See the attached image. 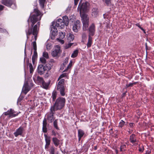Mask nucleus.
I'll return each mask as SVG.
<instances>
[{"mask_svg":"<svg viewBox=\"0 0 154 154\" xmlns=\"http://www.w3.org/2000/svg\"><path fill=\"white\" fill-rule=\"evenodd\" d=\"M74 39V36L73 35L70 33L69 37H68V39L69 40L72 41Z\"/></svg>","mask_w":154,"mask_h":154,"instance_id":"nucleus-37","label":"nucleus"},{"mask_svg":"<svg viewBox=\"0 0 154 154\" xmlns=\"http://www.w3.org/2000/svg\"><path fill=\"white\" fill-rule=\"evenodd\" d=\"M129 140L131 143H132L134 145L136 146L138 144L137 142V140L135 135L134 134H132L130 137Z\"/></svg>","mask_w":154,"mask_h":154,"instance_id":"nucleus-12","label":"nucleus"},{"mask_svg":"<svg viewBox=\"0 0 154 154\" xmlns=\"http://www.w3.org/2000/svg\"><path fill=\"white\" fill-rule=\"evenodd\" d=\"M65 102L66 99L65 98L59 97L56 100L54 105L51 107H54V109L56 111L64 107Z\"/></svg>","mask_w":154,"mask_h":154,"instance_id":"nucleus-3","label":"nucleus"},{"mask_svg":"<svg viewBox=\"0 0 154 154\" xmlns=\"http://www.w3.org/2000/svg\"><path fill=\"white\" fill-rule=\"evenodd\" d=\"M78 10H79L82 21L83 24L82 28L84 31L88 29L89 25V17L88 15L85 13L88 12L89 10V3L88 2H83L81 4L80 2Z\"/></svg>","mask_w":154,"mask_h":154,"instance_id":"nucleus-2","label":"nucleus"},{"mask_svg":"<svg viewBox=\"0 0 154 154\" xmlns=\"http://www.w3.org/2000/svg\"><path fill=\"white\" fill-rule=\"evenodd\" d=\"M139 151L140 152H143V149L140 148L139 149Z\"/></svg>","mask_w":154,"mask_h":154,"instance_id":"nucleus-55","label":"nucleus"},{"mask_svg":"<svg viewBox=\"0 0 154 154\" xmlns=\"http://www.w3.org/2000/svg\"><path fill=\"white\" fill-rule=\"evenodd\" d=\"M72 64V61H70L69 64L67 67L63 71V72H66L68 70V69L70 68Z\"/></svg>","mask_w":154,"mask_h":154,"instance_id":"nucleus-33","label":"nucleus"},{"mask_svg":"<svg viewBox=\"0 0 154 154\" xmlns=\"http://www.w3.org/2000/svg\"><path fill=\"white\" fill-rule=\"evenodd\" d=\"M54 126L57 130H59V128L57 126V119L55 120L53 123Z\"/></svg>","mask_w":154,"mask_h":154,"instance_id":"nucleus-34","label":"nucleus"},{"mask_svg":"<svg viewBox=\"0 0 154 154\" xmlns=\"http://www.w3.org/2000/svg\"><path fill=\"white\" fill-rule=\"evenodd\" d=\"M59 35L60 38L63 39L65 37V33L62 32H59Z\"/></svg>","mask_w":154,"mask_h":154,"instance_id":"nucleus-41","label":"nucleus"},{"mask_svg":"<svg viewBox=\"0 0 154 154\" xmlns=\"http://www.w3.org/2000/svg\"><path fill=\"white\" fill-rule=\"evenodd\" d=\"M65 80L64 79H61L58 82L57 87V89L60 92L62 96L65 95V88L64 85Z\"/></svg>","mask_w":154,"mask_h":154,"instance_id":"nucleus-4","label":"nucleus"},{"mask_svg":"<svg viewBox=\"0 0 154 154\" xmlns=\"http://www.w3.org/2000/svg\"><path fill=\"white\" fill-rule=\"evenodd\" d=\"M68 76V74L64 73L62 74L61 75H60V76L59 77L58 80H59L61 78L65 77H67Z\"/></svg>","mask_w":154,"mask_h":154,"instance_id":"nucleus-30","label":"nucleus"},{"mask_svg":"<svg viewBox=\"0 0 154 154\" xmlns=\"http://www.w3.org/2000/svg\"><path fill=\"white\" fill-rule=\"evenodd\" d=\"M37 80L41 84H42L44 81L43 78L39 76H38L37 77Z\"/></svg>","mask_w":154,"mask_h":154,"instance_id":"nucleus-32","label":"nucleus"},{"mask_svg":"<svg viewBox=\"0 0 154 154\" xmlns=\"http://www.w3.org/2000/svg\"><path fill=\"white\" fill-rule=\"evenodd\" d=\"M68 62V59H65V61H64L63 64L64 66L67 64Z\"/></svg>","mask_w":154,"mask_h":154,"instance_id":"nucleus-49","label":"nucleus"},{"mask_svg":"<svg viewBox=\"0 0 154 154\" xmlns=\"http://www.w3.org/2000/svg\"><path fill=\"white\" fill-rule=\"evenodd\" d=\"M51 135L56 136L57 134H58L54 130H52L51 131Z\"/></svg>","mask_w":154,"mask_h":154,"instance_id":"nucleus-46","label":"nucleus"},{"mask_svg":"<svg viewBox=\"0 0 154 154\" xmlns=\"http://www.w3.org/2000/svg\"><path fill=\"white\" fill-rule=\"evenodd\" d=\"M115 152L116 154H118V150L117 149H115Z\"/></svg>","mask_w":154,"mask_h":154,"instance_id":"nucleus-58","label":"nucleus"},{"mask_svg":"<svg viewBox=\"0 0 154 154\" xmlns=\"http://www.w3.org/2000/svg\"><path fill=\"white\" fill-rule=\"evenodd\" d=\"M49 145H48L46 143L45 144V149H48V147H49Z\"/></svg>","mask_w":154,"mask_h":154,"instance_id":"nucleus-54","label":"nucleus"},{"mask_svg":"<svg viewBox=\"0 0 154 154\" xmlns=\"http://www.w3.org/2000/svg\"><path fill=\"white\" fill-rule=\"evenodd\" d=\"M1 3L8 7H10L12 5H14L13 9L16 8V6L15 0H2Z\"/></svg>","mask_w":154,"mask_h":154,"instance_id":"nucleus-6","label":"nucleus"},{"mask_svg":"<svg viewBox=\"0 0 154 154\" xmlns=\"http://www.w3.org/2000/svg\"><path fill=\"white\" fill-rule=\"evenodd\" d=\"M40 12L36 8L34 9V11L32 14H31L29 19L27 20L28 23L29 28L25 30L27 39H28L29 36L30 35L32 34L34 35L35 41L32 42L31 45L33 48V45H35L36 48H37L36 40L37 39V35L38 33V30L37 29V25H35L33 27L34 25L38 20L41 19V16Z\"/></svg>","mask_w":154,"mask_h":154,"instance_id":"nucleus-1","label":"nucleus"},{"mask_svg":"<svg viewBox=\"0 0 154 154\" xmlns=\"http://www.w3.org/2000/svg\"><path fill=\"white\" fill-rule=\"evenodd\" d=\"M44 66L46 71L50 70L52 67V66L51 65L49 64H47Z\"/></svg>","mask_w":154,"mask_h":154,"instance_id":"nucleus-29","label":"nucleus"},{"mask_svg":"<svg viewBox=\"0 0 154 154\" xmlns=\"http://www.w3.org/2000/svg\"><path fill=\"white\" fill-rule=\"evenodd\" d=\"M126 146L125 144L122 145L120 146V150L121 151H124L125 150Z\"/></svg>","mask_w":154,"mask_h":154,"instance_id":"nucleus-39","label":"nucleus"},{"mask_svg":"<svg viewBox=\"0 0 154 154\" xmlns=\"http://www.w3.org/2000/svg\"><path fill=\"white\" fill-rule=\"evenodd\" d=\"M92 37H91L90 35H88V42L87 44V48H89L90 47L92 44Z\"/></svg>","mask_w":154,"mask_h":154,"instance_id":"nucleus-20","label":"nucleus"},{"mask_svg":"<svg viewBox=\"0 0 154 154\" xmlns=\"http://www.w3.org/2000/svg\"><path fill=\"white\" fill-rule=\"evenodd\" d=\"M58 40H59V42L62 44H63L64 43V41L63 40H60L59 39H57Z\"/></svg>","mask_w":154,"mask_h":154,"instance_id":"nucleus-52","label":"nucleus"},{"mask_svg":"<svg viewBox=\"0 0 154 154\" xmlns=\"http://www.w3.org/2000/svg\"><path fill=\"white\" fill-rule=\"evenodd\" d=\"M38 73L42 75L44 73L45 71H46L45 68L44 66L42 65H39L38 67Z\"/></svg>","mask_w":154,"mask_h":154,"instance_id":"nucleus-15","label":"nucleus"},{"mask_svg":"<svg viewBox=\"0 0 154 154\" xmlns=\"http://www.w3.org/2000/svg\"><path fill=\"white\" fill-rule=\"evenodd\" d=\"M55 22H54L52 23V25L51 26V32L52 35L54 36L57 34V30L55 26Z\"/></svg>","mask_w":154,"mask_h":154,"instance_id":"nucleus-10","label":"nucleus"},{"mask_svg":"<svg viewBox=\"0 0 154 154\" xmlns=\"http://www.w3.org/2000/svg\"><path fill=\"white\" fill-rule=\"evenodd\" d=\"M43 56L46 59L49 58V56L48 53L45 51L43 53Z\"/></svg>","mask_w":154,"mask_h":154,"instance_id":"nucleus-40","label":"nucleus"},{"mask_svg":"<svg viewBox=\"0 0 154 154\" xmlns=\"http://www.w3.org/2000/svg\"><path fill=\"white\" fill-rule=\"evenodd\" d=\"M52 140L55 146H57L60 144V140L56 137H53L52 138Z\"/></svg>","mask_w":154,"mask_h":154,"instance_id":"nucleus-19","label":"nucleus"},{"mask_svg":"<svg viewBox=\"0 0 154 154\" xmlns=\"http://www.w3.org/2000/svg\"><path fill=\"white\" fill-rule=\"evenodd\" d=\"M85 133L82 130L79 129L78 130V140L80 141L81 138L84 136Z\"/></svg>","mask_w":154,"mask_h":154,"instance_id":"nucleus-18","label":"nucleus"},{"mask_svg":"<svg viewBox=\"0 0 154 154\" xmlns=\"http://www.w3.org/2000/svg\"><path fill=\"white\" fill-rule=\"evenodd\" d=\"M132 131H133L132 130H129L128 132L129 134H131L132 133Z\"/></svg>","mask_w":154,"mask_h":154,"instance_id":"nucleus-57","label":"nucleus"},{"mask_svg":"<svg viewBox=\"0 0 154 154\" xmlns=\"http://www.w3.org/2000/svg\"><path fill=\"white\" fill-rule=\"evenodd\" d=\"M46 0H39L40 5L42 8H44V4Z\"/></svg>","mask_w":154,"mask_h":154,"instance_id":"nucleus-26","label":"nucleus"},{"mask_svg":"<svg viewBox=\"0 0 154 154\" xmlns=\"http://www.w3.org/2000/svg\"><path fill=\"white\" fill-rule=\"evenodd\" d=\"M48 151L49 152L50 154H55V149L54 146H51Z\"/></svg>","mask_w":154,"mask_h":154,"instance_id":"nucleus-28","label":"nucleus"},{"mask_svg":"<svg viewBox=\"0 0 154 154\" xmlns=\"http://www.w3.org/2000/svg\"><path fill=\"white\" fill-rule=\"evenodd\" d=\"M31 54H32V50L31 51Z\"/></svg>","mask_w":154,"mask_h":154,"instance_id":"nucleus-62","label":"nucleus"},{"mask_svg":"<svg viewBox=\"0 0 154 154\" xmlns=\"http://www.w3.org/2000/svg\"><path fill=\"white\" fill-rule=\"evenodd\" d=\"M57 92L55 91H54L52 93V95L51 96V98L52 99V100L53 101H54L55 100L57 96Z\"/></svg>","mask_w":154,"mask_h":154,"instance_id":"nucleus-25","label":"nucleus"},{"mask_svg":"<svg viewBox=\"0 0 154 154\" xmlns=\"http://www.w3.org/2000/svg\"><path fill=\"white\" fill-rule=\"evenodd\" d=\"M4 8V6L0 5V12L1 11L3 10Z\"/></svg>","mask_w":154,"mask_h":154,"instance_id":"nucleus-51","label":"nucleus"},{"mask_svg":"<svg viewBox=\"0 0 154 154\" xmlns=\"http://www.w3.org/2000/svg\"><path fill=\"white\" fill-rule=\"evenodd\" d=\"M24 131V128L23 127H20L16 129V131L14 133L15 137H17L19 135H22Z\"/></svg>","mask_w":154,"mask_h":154,"instance_id":"nucleus-11","label":"nucleus"},{"mask_svg":"<svg viewBox=\"0 0 154 154\" xmlns=\"http://www.w3.org/2000/svg\"><path fill=\"white\" fill-rule=\"evenodd\" d=\"M125 122L122 120H121L119 123V126L122 128L124 125Z\"/></svg>","mask_w":154,"mask_h":154,"instance_id":"nucleus-42","label":"nucleus"},{"mask_svg":"<svg viewBox=\"0 0 154 154\" xmlns=\"http://www.w3.org/2000/svg\"><path fill=\"white\" fill-rule=\"evenodd\" d=\"M136 83V82H134L133 83H130L128 84H127L126 85V86L127 88L132 87L134 85H135Z\"/></svg>","mask_w":154,"mask_h":154,"instance_id":"nucleus-44","label":"nucleus"},{"mask_svg":"<svg viewBox=\"0 0 154 154\" xmlns=\"http://www.w3.org/2000/svg\"><path fill=\"white\" fill-rule=\"evenodd\" d=\"M78 51L77 50H75L74 51L73 53L72 54L71 57L72 58H74L76 57H77L78 55Z\"/></svg>","mask_w":154,"mask_h":154,"instance_id":"nucleus-27","label":"nucleus"},{"mask_svg":"<svg viewBox=\"0 0 154 154\" xmlns=\"http://www.w3.org/2000/svg\"><path fill=\"white\" fill-rule=\"evenodd\" d=\"M98 9L97 8H93L92 10V15L94 17H96L98 15Z\"/></svg>","mask_w":154,"mask_h":154,"instance_id":"nucleus-22","label":"nucleus"},{"mask_svg":"<svg viewBox=\"0 0 154 154\" xmlns=\"http://www.w3.org/2000/svg\"><path fill=\"white\" fill-rule=\"evenodd\" d=\"M111 0H105V3L107 5H109L111 3Z\"/></svg>","mask_w":154,"mask_h":154,"instance_id":"nucleus-48","label":"nucleus"},{"mask_svg":"<svg viewBox=\"0 0 154 154\" xmlns=\"http://www.w3.org/2000/svg\"><path fill=\"white\" fill-rule=\"evenodd\" d=\"M30 90V88L28 84L26 83H25L22 88V91L23 93L26 94Z\"/></svg>","mask_w":154,"mask_h":154,"instance_id":"nucleus-16","label":"nucleus"},{"mask_svg":"<svg viewBox=\"0 0 154 154\" xmlns=\"http://www.w3.org/2000/svg\"><path fill=\"white\" fill-rule=\"evenodd\" d=\"M73 44V43H69L66 44L64 46V48L65 49H68L70 48Z\"/></svg>","mask_w":154,"mask_h":154,"instance_id":"nucleus-38","label":"nucleus"},{"mask_svg":"<svg viewBox=\"0 0 154 154\" xmlns=\"http://www.w3.org/2000/svg\"><path fill=\"white\" fill-rule=\"evenodd\" d=\"M135 25L137 26L138 27H139L141 30H142L143 32L144 33H146L145 30L140 26V24L139 23L136 24Z\"/></svg>","mask_w":154,"mask_h":154,"instance_id":"nucleus-43","label":"nucleus"},{"mask_svg":"<svg viewBox=\"0 0 154 154\" xmlns=\"http://www.w3.org/2000/svg\"><path fill=\"white\" fill-rule=\"evenodd\" d=\"M40 61L43 63H46V60L44 57H41L40 58Z\"/></svg>","mask_w":154,"mask_h":154,"instance_id":"nucleus-45","label":"nucleus"},{"mask_svg":"<svg viewBox=\"0 0 154 154\" xmlns=\"http://www.w3.org/2000/svg\"><path fill=\"white\" fill-rule=\"evenodd\" d=\"M3 114H4L5 116L9 115V117H11L10 116L11 115V109L9 110H8L7 111L4 112Z\"/></svg>","mask_w":154,"mask_h":154,"instance_id":"nucleus-31","label":"nucleus"},{"mask_svg":"<svg viewBox=\"0 0 154 154\" xmlns=\"http://www.w3.org/2000/svg\"><path fill=\"white\" fill-rule=\"evenodd\" d=\"M26 63L29 68L30 73H32L33 71V68L32 65L31 63H29V60H27Z\"/></svg>","mask_w":154,"mask_h":154,"instance_id":"nucleus-24","label":"nucleus"},{"mask_svg":"<svg viewBox=\"0 0 154 154\" xmlns=\"http://www.w3.org/2000/svg\"><path fill=\"white\" fill-rule=\"evenodd\" d=\"M61 52L60 46L58 45H57L55 46V49L53 51L51 54L53 57H55L58 56Z\"/></svg>","mask_w":154,"mask_h":154,"instance_id":"nucleus-9","label":"nucleus"},{"mask_svg":"<svg viewBox=\"0 0 154 154\" xmlns=\"http://www.w3.org/2000/svg\"><path fill=\"white\" fill-rule=\"evenodd\" d=\"M37 25H39V22H38L37 23V24H36ZM37 26H38V25H37ZM37 29L38 30V29L37 28Z\"/></svg>","mask_w":154,"mask_h":154,"instance_id":"nucleus-60","label":"nucleus"},{"mask_svg":"<svg viewBox=\"0 0 154 154\" xmlns=\"http://www.w3.org/2000/svg\"><path fill=\"white\" fill-rule=\"evenodd\" d=\"M146 48H147V45H146Z\"/></svg>","mask_w":154,"mask_h":154,"instance_id":"nucleus-63","label":"nucleus"},{"mask_svg":"<svg viewBox=\"0 0 154 154\" xmlns=\"http://www.w3.org/2000/svg\"><path fill=\"white\" fill-rule=\"evenodd\" d=\"M86 34L85 33H83L82 35V38L83 39H85L86 38Z\"/></svg>","mask_w":154,"mask_h":154,"instance_id":"nucleus-47","label":"nucleus"},{"mask_svg":"<svg viewBox=\"0 0 154 154\" xmlns=\"http://www.w3.org/2000/svg\"><path fill=\"white\" fill-rule=\"evenodd\" d=\"M56 110L54 109V107H51L50 109V112L47 114V119L50 123L52 122L55 119L54 115Z\"/></svg>","mask_w":154,"mask_h":154,"instance_id":"nucleus-5","label":"nucleus"},{"mask_svg":"<svg viewBox=\"0 0 154 154\" xmlns=\"http://www.w3.org/2000/svg\"><path fill=\"white\" fill-rule=\"evenodd\" d=\"M74 1L75 5H77L78 4V2L79 1V0H74Z\"/></svg>","mask_w":154,"mask_h":154,"instance_id":"nucleus-50","label":"nucleus"},{"mask_svg":"<svg viewBox=\"0 0 154 154\" xmlns=\"http://www.w3.org/2000/svg\"><path fill=\"white\" fill-rule=\"evenodd\" d=\"M63 19L62 20H63V21L64 23H65V24L66 23L68 24V19L67 16H65L63 17Z\"/></svg>","mask_w":154,"mask_h":154,"instance_id":"nucleus-36","label":"nucleus"},{"mask_svg":"<svg viewBox=\"0 0 154 154\" xmlns=\"http://www.w3.org/2000/svg\"><path fill=\"white\" fill-rule=\"evenodd\" d=\"M65 23L62 19H59L57 20L55 22V26L58 27L59 29H63L65 26Z\"/></svg>","mask_w":154,"mask_h":154,"instance_id":"nucleus-8","label":"nucleus"},{"mask_svg":"<svg viewBox=\"0 0 154 154\" xmlns=\"http://www.w3.org/2000/svg\"><path fill=\"white\" fill-rule=\"evenodd\" d=\"M42 84L44 88L47 89L48 88L49 86L48 84V83H46L44 81Z\"/></svg>","mask_w":154,"mask_h":154,"instance_id":"nucleus-35","label":"nucleus"},{"mask_svg":"<svg viewBox=\"0 0 154 154\" xmlns=\"http://www.w3.org/2000/svg\"><path fill=\"white\" fill-rule=\"evenodd\" d=\"M26 46V44H25V46ZM26 46L25 47V50H24V53H25V56L26 55Z\"/></svg>","mask_w":154,"mask_h":154,"instance_id":"nucleus-59","label":"nucleus"},{"mask_svg":"<svg viewBox=\"0 0 154 154\" xmlns=\"http://www.w3.org/2000/svg\"><path fill=\"white\" fill-rule=\"evenodd\" d=\"M46 143L48 145H50L51 143V137L48 136L46 134H44Z\"/></svg>","mask_w":154,"mask_h":154,"instance_id":"nucleus-23","label":"nucleus"},{"mask_svg":"<svg viewBox=\"0 0 154 154\" xmlns=\"http://www.w3.org/2000/svg\"><path fill=\"white\" fill-rule=\"evenodd\" d=\"M11 115L10 116L11 118L15 117L17 116L19 113H20L19 111L18 112H16L12 109H11Z\"/></svg>","mask_w":154,"mask_h":154,"instance_id":"nucleus-21","label":"nucleus"},{"mask_svg":"<svg viewBox=\"0 0 154 154\" xmlns=\"http://www.w3.org/2000/svg\"><path fill=\"white\" fill-rule=\"evenodd\" d=\"M150 152H151L149 150H148V151H146V154H149L150 153Z\"/></svg>","mask_w":154,"mask_h":154,"instance_id":"nucleus-56","label":"nucleus"},{"mask_svg":"<svg viewBox=\"0 0 154 154\" xmlns=\"http://www.w3.org/2000/svg\"><path fill=\"white\" fill-rule=\"evenodd\" d=\"M95 26L94 23H92L90 26L89 28V34L90 36H93L94 34L95 31Z\"/></svg>","mask_w":154,"mask_h":154,"instance_id":"nucleus-13","label":"nucleus"},{"mask_svg":"<svg viewBox=\"0 0 154 154\" xmlns=\"http://www.w3.org/2000/svg\"><path fill=\"white\" fill-rule=\"evenodd\" d=\"M94 149H95V150L97 149V146H95L94 147Z\"/></svg>","mask_w":154,"mask_h":154,"instance_id":"nucleus-61","label":"nucleus"},{"mask_svg":"<svg viewBox=\"0 0 154 154\" xmlns=\"http://www.w3.org/2000/svg\"><path fill=\"white\" fill-rule=\"evenodd\" d=\"M34 50V53L32 57V60L33 64H34L35 61L37 58V48H36L35 45H33V48Z\"/></svg>","mask_w":154,"mask_h":154,"instance_id":"nucleus-14","label":"nucleus"},{"mask_svg":"<svg viewBox=\"0 0 154 154\" xmlns=\"http://www.w3.org/2000/svg\"><path fill=\"white\" fill-rule=\"evenodd\" d=\"M82 24L80 21L79 20H77L74 22L72 30L73 31L75 32H78L79 29L81 27Z\"/></svg>","mask_w":154,"mask_h":154,"instance_id":"nucleus-7","label":"nucleus"},{"mask_svg":"<svg viewBox=\"0 0 154 154\" xmlns=\"http://www.w3.org/2000/svg\"><path fill=\"white\" fill-rule=\"evenodd\" d=\"M134 124L133 123H130L129 124V126L131 128H132L134 126Z\"/></svg>","mask_w":154,"mask_h":154,"instance_id":"nucleus-53","label":"nucleus"},{"mask_svg":"<svg viewBox=\"0 0 154 154\" xmlns=\"http://www.w3.org/2000/svg\"><path fill=\"white\" fill-rule=\"evenodd\" d=\"M47 125L46 119L45 118L43 121L42 125V131L44 133H46L47 132Z\"/></svg>","mask_w":154,"mask_h":154,"instance_id":"nucleus-17","label":"nucleus"}]
</instances>
